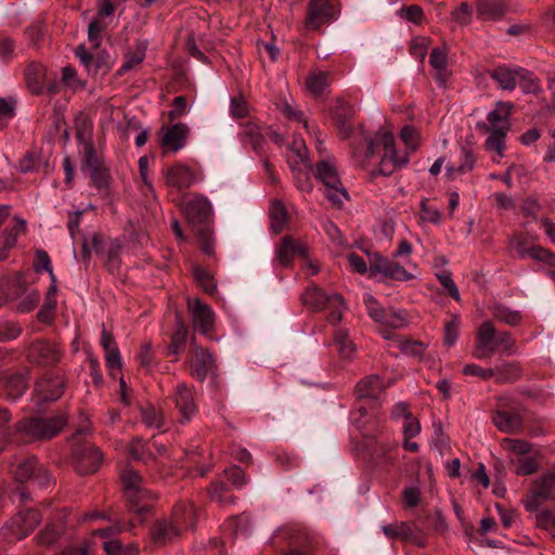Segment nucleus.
Segmentation results:
<instances>
[{"label":"nucleus","mask_w":555,"mask_h":555,"mask_svg":"<svg viewBox=\"0 0 555 555\" xmlns=\"http://www.w3.org/2000/svg\"><path fill=\"white\" fill-rule=\"evenodd\" d=\"M191 374L203 382L209 374H214L217 370L216 361L212 354L197 345L194 339L191 341Z\"/></svg>","instance_id":"obj_16"},{"label":"nucleus","mask_w":555,"mask_h":555,"mask_svg":"<svg viewBox=\"0 0 555 555\" xmlns=\"http://www.w3.org/2000/svg\"><path fill=\"white\" fill-rule=\"evenodd\" d=\"M15 479L18 482H31L38 487H46L50 481L48 470L37 463L36 459H27L22 461L15 472Z\"/></svg>","instance_id":"obj_17"},{"label":"nucleus","mask_w":555,"mask_h":555,"mask_svg":"<svg viewBox=\"0 0 555 555\" xmlns=\"http://www.w3.org/2000/svg\"><path fill=\"white\" fill-rule=\"evenodd\" d=\"M384 389V385L377 375L363 378L356 386L354 393L358 400H377Z\"/></svg>","instance_id":"obj_27"},{"label":"nucleus","mask_w":555,"mask_h":555,"mask_svg":"<svg viewBox=\"0 0 555 555\" xmlns=\"http://www.w3.org/2000/svg\"><path fill=\"white\" fill-rule=\"evenodd\" d=\"M463 374L467 376H476L482 380H488L493 377L492 367L483 369L475 363L466 364L463 367Z\"/></svg>","instance_id":"obj_62"},{"label":"nucleus","mask_w":555,"mask_h":555,"mask_svg":"<svg viewBox=\"0 0 555 555\" xmlns=\"http://www.w3.org/2000/svg\"><path fill=\"white\" fill-rule=\"evenodd\" d=\"M461 318L459 314H452L451 320L444 326L443 343L447 347H452L459 338Z\"/></svg>","instance_id":"obj_52"},{"label":"nucleus","mask_w":555,"mask_h":555,"mask_svg":"<svg viewBox=\"0 0 555 555\" xmlns=\"http://www.w3.org/2000/svg\"><path fill=\"white\" fill-rule=\"evenodd\" d=\"M195 177L191 169L183 165H176L166 173L167 184L179 190L188 189L194 183Z\"/></svg>","instance_id":"obj_29"},{"label":"nucleus","mask_w":555,"mask_h":555,"mask_svg":"<svg viewBox=\"0 0 555 555\" xmlns=\"http://www.w3.org/2000/svg\"><path fill=\"white\" fill-rule=\"evenodd\" d=\"M91 245L94 251L103 257L105 266L109 271H115L118 269L120 260V244L116 241L114 242H105L103 236L99 233L92 235Z\"/></svg>","instance_id":"obj_20"},{"label":"nucleus","mask_w":555,"mask_h":555,"mask_svg":"<svg viewBox=\"0 0 555 555\" xmlns=\"http://www.w3.org/2000/svg\"><path fill=\"white\" fill-rule=\"evenodd\" d=\"M29 357L34 361L51 364L56 362L60 356L55 345L47 341H37L30 347Z\"/></svg>","instance_id":"obj_30"},{"label":"nucleus","mask_w":555,"mask_h":555,"mask_svg":"<svg viewBox=\"0 0 555 555\" xmlns=\"http://www.w3.org/2000/svg\"><path fill=\"white\" fill-rule=\"evenodd\" d=\"M402 499L405 508H413L417 506L421 501L420 487L416 485L405 487L402 491Z\"/></svg>","instance_id":"obj_60"},{"label":"nucleus","mask_w":555,"mask_h":555,"mask_svg":"<svg viewBox=\"0 0 555 555\" xmlns=\"http://www.w3.org/2000/svg\"><path fill=\"white\" fill-rule=\"evenodd\" d=\"M378 150L384 154L379 163V173L383 176L391 175L397 168L403 167L409 163L408 154H398L395 149V137L391 132L382 130L375 137L367 141L366 157L375 155Z\"/></svg>","instance_id":"obj_5"},{"label":"nucleus","mask_w":555,"mask_h":555,"mask_svg":"<svg viewBox=\"0 0 555 555\" xmlns=\"http://www.w3.org/2000/svg\"><path fill=\"white\" fill-rule=\"evenodd\" d=\"M25 227L24 220H17L11 230H5L0 235V260L7 258L9 250L15 246L18 234L25 231Z\"/></svg>","instance_id":"obj_35"},{"label":"nucleus","mask_w":555,"mask_h":555,"mask_svg":"<svg viewBox=\"0 0 555 555\" xmlns=\"http://www.w3.org/2000/svg\"><path fill=\"white\" fill-rule=\"evenodd\" d=\"M193 275L204 292L207 294H212L216 291L217 285L214 281V278L205 268L195 267L193 270Z\"/></svg>","instance_id":"obj_51"},{"label":"nucleus","mask_w":555,"mask_h":555,"mask_svg":"<svg viewBox=\"0 0 555 555\" xmlns=\"http://www.w3.org/2000/svg\"><path fill=\"white\" fill-rule=\"evenodd\" d=\"M102 462V453L91 444H85L75 450V466L80 475L92 474L98 470Z\"/></svg>","instance_id":"obj_19"},{"label":"nucleus","mask_w":555,"mask_h":555,"mask_svg":"<svg viewBox=\"0 0 555 555\" xmlns=\"http://www.w3.org/2000/svg\"><path fill=\"white\" fill-rule=\"evenodd\" d=\"M508 249L513 257L518 259H532L544 263L550 268H555V254L540 245L530 243L529 236L522 233H515L508 240Z\"/></svg>","instance_id":"obj_9"},{"label":"nucleus","mask_w":555,"mask_h":555,"mask_svg":"<svg viewBox=\"0 0 555 555\" xmlns=\"http://www.w3.org/2000/svg\"><path fill=\"white\" fill-rule=\"evenodd\" d=\"M141 417L147 428L160 429L164 425L163 413L152 405L141 409Z\"/></svg>","instance_id":"obj_46"},{"label":"nucleus","mask_w":555,"mask_h":555,"mask_svg":"<svg viewBox=\"0 0 555 555\" xmlns=\"http://www.w3.org/2000/svg\"><path fill=\"white\" fill-rule=\"evenodd\" d=\"M315 178L324 185L326 198L337 208L349 199V194L343 185L334 163L321 160L315 167Z\"/></svg>","instance_id":"obj_6"},{"label":"nucleus","mask_w":555,"mask_h":555,"mask_svg":"<svg viewBox=\"0 0 555 555\" xmlns=\"http://www.w3.org/2000/svg\"><path fill=\"white\" fill-rule=\"evenodd\" d=\"M40 522V515L36 509L18 512L2 529L1 535L8 542H15L27 537Z\"/></svg>","instance_id":"obj_11"},{"label":"nucleus","mask_w":555,"mask_h":555,"mask_svg":"<svg viewBox=\"0 0 555 555\" xmlns=\"http://www.w3.org/2000/svg\"><path fill=\"white\" fill-rule=\"evenodd\" d=\"M496 351L506 356L515 354V340L508 332H499L491 321H485L477 330L472 356L477 360H485L492 357Z\"/></svg>","instance_id":"obj_1"},{"label":"nucleus","mask_w":555,"mask_h":555,"mask_svg":"<svg viewBox=\"0 0 555 555\" xmlns=\"http://www.w3.org/2000/svg\"><path fill=\"white\" fill-rule=\"evenodd\" d=\"M126 498L134 513L142 515L150 511L152 493L142 486V477L133 469L121 474Z\"/></svg>","instance_id":"obj_10"},{"label":"nucleus","mask_w":555,"mask_h":555,"mask_svg":"<svg viewBox=\"0 0 555 555\" xmlns=\"http://www.w3.org/2000/svg\"><path fill=\"white\" fill-rule=\"evenodd\" d=\"M172 400L180 412L179 422L185 424L191 421L197 408L194 401L193 389L185 383H179L173 390Z\"/></svg>","instance_id":"obj_18"},{"label":"nucleus","mask_w":555,"mask_h":555,"mask_svg":"<svg viewBox=\"0 0 555 555\" xmlns=\"http://www.w3.org/2000/svg\"><path fill=\"white\" fill-rule=\"evenodd\" d=\"M196 511L193 504L183 503L178 505L169 520L164 519L155 524L152 530V539L158 545L171 542L182 530L192 528Z\"/></svg>","instance_id":"obj_4"},{"label":"nucleus","mask_w":555,"mask_h":555,"mask_svg":"<svg viewBox=\"0 0 555 555\" xmlns=\"http://www.w3.org/2000/svg\"><path fill=\"white\" fill-rule=\"evenodd\" d=\"M295 255L306 256V246L296 243L292 237L285 236L275 250V256L283 267L292 263Z\"/></svg>","instance_id":"obj_26"},{"label":"nucleus","mask_w":555,"mask_h":555,"mask_svg":"<svg viewBox=\"0 0 555 555\" xmlns=\"http://www.w3.org/2000/svg\"><path fill=\"white\" fill-rule=\"evenodd\" d=\"M493 423L503 433L517 434L522 429V417L517 412L498 411L493 415Z\"/></svg>","instance_id":"obj_25"},{"label":"nucleus","mask_w":555,"mask_h":555,"mask_svg":"<svg viewBox=\"0 0 555 555\" xmlns=\"http://www.w3.org/2000/svg\"><path fill=\"white\" fill-rule=\"evenodd\" d=\"M489 311L496 321L509 326H516L522 321V314L520 311L512 309L501 302H493L490 305Z\"/></svg>","instance_id":"obj_31"},{"label":"nucleus","mask_w":555,"mask_h":555,"mask_svg":"<svg viewBox=\"0 0 555 555\" xmlns=\"http://www.w3.org/2000/svg\"><path fill=\"white\" fill-rule=\"evenodd\" d=\"M421 220L424 222L438 224L441 221V211L438 208L428 205L426 201H422Z\"/></svg>","instance_id":"obj_61"},{"label":"nucleus","mask_w":555,"mask_h":555,"mask_svg":"<svg viewBox=\"0 0 555 555\" xmlns=\"http://www.w3.org/2000/svg\"><path fill=\"white\" fill-rule=\"evenodd\" d=\"M363 302L366 307L369 315L377 323L383 320L385 309H383L377 300L369 293L363 294Z\"/></svg>","instance_id":"obj_58"},{"label":"nucleus","mask_w":555,"mask_h":555,"mask_svg":"<svg viewBox=\"0 0 555 555\" xmlns=\"http://www.w3.org/2000/svg\"><path fill=\"white\" fill-rule=\"evenodd\" d=\"M188 134L189 127L185 124H175L165 130L162 138V145L172 152H178L185 145Z\"/></svg>","instance_id":"obj_24"},{"label":"nucleus","mask_w":555,"mask_h":555,"mask_svg":"<svg viewBox=\"0 0 555 555\" xmlns=\"http://www.w3.org/2000/svg\"><path fill=\"white\" fill-rule=\"evenodd\" d=\"M75 55L79 59L80 63L86 67L89 74L96 75L100 69L99 62L89 53L85 46H79L75 50Z\"/></svg>","instance_id":"obj_53"},{"label":"nucleus","mask_w":555,"mask_h":555,"mask_svg":"<svg viewBox=\"0 0 555 555\" xmlns=\"http://www.w3.org/2000/svg\"><path fill=\"white\" fill-rule=\"evenodd\" d=\"M395 444L385 442V441H376L372 447V460L375 465L380 468H386L393 464L395 456L391 454Z\"/></svg>","instance_id":"obj_34"},{"label":"nucleus","mask_w":555,"mask_h":555,"mask_svg":"<svg viewBox=\"0 0 555 555\" xmlns=\"http://www.w3.org/2000/svg\"><path fill=\"white\" fill-rule=\"evenodd\" d=\"M429 64L436 70V79L441 87H444L449 78L447 69V53L441 48H434L429 55Z\"/></svg>","instance_id":"obj_33"},{"label":"nucleus","mask_w":555,"mask_h":555,"mask_svg":"<svg viewBox=\"0 0 555 555\" xmlns=\"http://www.w3.org/2000/svg\"><path fill=\"white\" fill-rule=\"evenodd\" d=\"M28 89L36 94L48 91L54 94L59 91V83L52 78L42 64H31L25 72Z\"/></svg>","instance_id":"obj_14"},{"label":"nucleus","mask_w":555,"mask_h":555,"mask_svg":"<svg viewBox=\"0 0 555 555\" xmlns=\"http://www.w3.org/2000/svg\"><path fill=\"white\" fill-rule=\"evenodd\" d=\"M492 78L504 90H514L517 83H521V77L526 76V69L522 67L499 66L492 74Z\"/></svg>","instance_id":"obj_23"},{"label":"nucleus","mask_w":555,"mask_h":555,"mask_svg":"<svg viewBox=\"0 0 555 555\" xmlns=\"http://www.w3.org/2000/svg\"><path fill=\"white\" fill-rule=\"evenodd\" d=\"M66 423L67 418L64 414L52 417H34L21 422L18 431L27 440L50 439L57 435Z\"/></svg>","instance_id":"obj_8"},{"label":"nucleus","mask_w":555,"mask_h":555,"mask_svg":"<svg viewBox=\"0 0 555 555\" xmlns=\"http://www.w3.org/2000/svg\"><path fill=\"white\" fill-rule=\"evenodd\" d=\"M437 279L441 283V285L446 288L448 294L455 299L456 301L461 300V295L456 284L454 283L451 272L449 270H441L436 273Z\"/></svg>","instance_id":"obj_54"},{"label":"nucleus","mask_w":555,"mask_h":555,"mask_svg":"<svg viewBox=\"0 0 555 555\" xmlns=\"http://www.w3.org/2000/svg\"><path fill=\"white\" fill-rule=\"evenodd\" d=\"M382 530L388 539H401L404 541L413 539V530L411 526L404 521L383 526Z\"/></svg>","instance_id":"obj_42"},{"label":"nucleus","mask_w":555,"mask_h":555,"mask_svg":"<svg viewBox=\"0 0 555 555\" xmlns=\"http://www.w3.org/2000/svg\"><path fill=\"white\" fill-rule=\"evenodd\" d=\"M20 298L18 310L22 312H28L38 305L40 294L37 289H26Z\"/></svg>","instance_id":"obj_57"},{"label":"nucleus","mask_w":555,"mask_h":555,"mask_svg":"<svg viewBox=\"0 0 555 555\" xmlns=\"http://www.w3.org/2000/svg\"><path fill=\"white\" fill-rule=\"evenodd\" d=\"M209 496L221 505L233 503V498L228 495V488L223 482H214L209 488Z\"/></svg>","instance_id":"obj_55"},{"label":"nucleus","mask_w":555,"mask_h":555,"mask_svg":"<svg viewBox=\"0 0 555 555\" xmlns=\"http://www.w3.org/2000/svg\"><path fill=\"white\" fill-rule=\"evenodd\" d=\"M334 344L343 359L350 360L356 354V346L349 339L348 333L345 330L339 328L335 332Z\"/></svg>","instance_id":"obj_39"},{"label":"nucleus","mask_w":555,"mask_h":555,"mask_svg":"<svg viewBox=\"0 0 555 555\" xmlns=\"http://www.w3.org/2000/svg\"><path fill=\"white\" fill-rule=\"evenodd\" d=\"M335 18L336 10L328 0H310L305 26L309 30H318Z\"/></svg>","instance_id":"obj_15"},{"label":"nucleus","mask_w":555,"mask_h":555,"mask_svg":"<svg viewBox=\"0 0 555 555\" xmlns=\"http://www.w3.org/2000/svg\"><path fill=\"white\" fill-rule=\"evenodd\" d=\"M270 218L273 231L280 232L287 221L286 209L280 201L272 202L270 206Z\"/></svg>","instance_id":"obj_47"},{"label":"nucleus","mask_w":555,"mask_h":555,"mask_svg":"<svg viewBox=\"0 0 555 555\" xmlns=\"http://www.w3.org/2000/svg\"><path fill=\"white\" fill-rule=\"evenodd\" d=\"M107 555H137V547L128 545L122 547L118 540H109L104 542L103 545Z\"/></svg>","instance_id":"obj_56"},{"label":"nucleus","mask_w":555,"mask_h":555,"mask_svg":"<svg viewBox=\"0 0 555 555\" xmlns=\"http://www.w3.org/2000/svg\"><path fill=\"white\" fill-rule=\"evenodd\" d=\"M512 106L511 103H499L495 109L488 113L487 124L481 126L488 134L485 149L495 153L493 162L496 163L504 156L505 138L511 128L508 117Z\"/></svg>","instance_id":"obj_2"},{"label":"nucleus","mask_w":555,"mask_h":555,"mask_svg":"<svg viewBox=\"0 0 555 555\" xmlns=\"http://www.w3.org/2000/svg\"><path fill=\"white\" fill-rule=\"evenodd\" d=\"M493 378L498 383H511L518 379L521 375V370L516 362H503L492 367Z\"/></svg>","instance_id":"obj_36"},{"label":"nucleus","mask_w":555,"mask_h":555,"mask_svg":"<svg viewBox=\"0 0 555 555\" xmlns=\"http://www.w3.org/2000/svg\"><path fill=\"white\" fill-rule=\"evenodd\" d=\"M472 13L473 11L468 4L463 2L452 11L451 15L452 20L459 25H466L470 22Z\"/></svg>","instance_id":"obj_63"},{"label":"nucleus","mask_w":555,"mask_h":555,"mask_svg":"<svg viewBox=\"0 0 555 555\" xmlns=\"http://www.w3.org/2000/svg\"><path fill=\"white\" fill-rule=\"evenodd\" d=\"M405 266L415 267L410 260L405 261L404 264H400L395 259L385 258L375 254L370 259V273L380 274L387 279L405 282L414 278L413 273L410 272Z\"/></svg>","instance_id":"obj_13"},{"label":"nucleus","mask_w":555,"mask_h":555,"mask_svg":"<svg viewBox=\"0 0 555 555\" xmlns=\"http://www.w3.org/2000/svg\"><path fill=\"white\" fill-rule=\"evenodd\" d=\"M507 12L501 0H479L477 16L481 20L496 21Z\"/></svg>","instance_id":"obj_32"},{"label":"nucleus","mask_w":555,"mask_h":555,"mask_svg":"<svg viewBox=\"0 0 555 555\" xmlns=\"http://www.w3.org/2000/svg\"><path fill=\"white\" fill-rule=\"evenodd\" d=\"M330 86V76L325 72H311L306 80V87L310 93L318 96Z\"/></svg>","instance_id":"obj_38"},{"label":"nucleus","mask_w":555,"mask_h":555,"mask_svg":"<svg viewBox=\"0 0 555 555\" xmlns=\"http://www.w3.org/2000/svg\"><path fill=\"white\" fill-rule=\"evenodd\" d=\"M194 330L201 334H207L214 325V312L209 306L199 299L189 300Z\"/></svg>","instance_id":"obj_21"},{"label":"nucleus","mask_w":555,"mask_h":555,"mask_svg":"<svg viewBox=\"0 0 555 555\" xmlns=\"http://www.w3.org/2000/svg\"><path fill=\"white\" fill-rule=\"evenodd\" d=\"M56 278L52 276L51 285L46 295L43 307L38 312L39 320L47 321L49 319V314L54 310L56 306Z\"/></svg>","instance_id":"obj_48"},{"label":"nucleus","mask_w":555,"mask_h":555,"mask_svg":"<svg viewBox=\"0 0 555 555\" xmlns=\"http://www.w3.org/2000/svg\"><path fill=\"white\" fill-rule=\"evenodd\" d=\"M145 47L142 44H138L134 50L129 51L125 55V61L120 68L118 69V74L122 75L124 73L133 69L138 65H140L145 57Z\"/></svg>","instance_id":"obj_45"},{"label":"nucleus","mask_w":555,"mask_h":555,"mask_svg":"<svg viewBox=\"0 0 555 555\" xmlns=\"http://www.w3.org/2000/svg\"><path fill=\"white\" fill-rule=\"evenodd\" d=\"M409 315L404 310H396L393 308L385 310L380 324L389 328H403L409 324Z\"/></svg>","instance_id":"obj_40"},{"label":"nucleus","mask_w":555,"mask_h":555,"mask_svg":"<svg viewBox=\"0 0 555 555\" xmlns=\"http://www.w3.org/2000/svg\"><path fill=\"white\" fill-rule=\"evenodd\" d=\"M501 444L514 459L528 456L531 452V444L521 439L504 438Z\"/></svg>","instance_id":"obj_43"},{"label":"nucleus","mask_w":555,"mask_h":555,"mask_svg":"<svg viewBox=\"0 0 555 555\" xmlns=\"http://www.w3.org/2000/svg\"><path fill=\"white\" fill-rule=\"evenodd\" d=\"M184 212L197 235L201 249L206 255H211L214 253V241L210 230L212 218L210 202L206 197L197 195L185 204Z\"/></svg>","instance_id":"obj_3"},{"label":"nucleus","mask_w":555,"mask_h":555,"mask_svg":"<svg viewBox=\"0 0 555 555\" xmlns=\"http://www.w3.org/2000/svg\"><path fill=\"white\" fill-rule=\"evenodd\" d=\"M188 334H189V332H188L186 326L183 323L178 322L176 330L171 337V344L168 347V352H167L168 356H173L176 359L178 358L181 350L184 348V346L186 344Z\"/></svg>","instance_id":"obj_41"},{"label":"nucleus","mask_w":555,"mask_h":555,"mask_svg":"<svg viewBox=\"0 0 555 555\" xmlns=\"http://www.w3.org/2000/svg\"><path fill=\"white\" fill-rule=\"evenodd\" d=\"M301 302L308 309L319 311L328 307L332 309L330 313V321L333 323L339 322L345 309L344 300L340 295L334 293L332 295L325 294L315 284H311L301 295Z\"/></svg>","instance_id":"obj_7"},{"label":"nucleus","mask_w":555,"mask_h":555,"mask_svg":"<svg viewBox=\"0 0 555 555\" xmlns=\"http://www.w3.org/2000/svg\"><path fill=\"white\" fill-rule=\"evenodd\" d=\"M548 500H555V467L533 481L530 495L524 500V505L528 512L534 513Z\"/></svg>","instance_id":"obj_12"},{"label":"nucleus","mask_w":555,"mask_h":555,"mask_svg":"<svg viewBox=\"0 0 555 555\" xmlns=\"http://www.w3.org/2000/svg\"><path fill=\"white\" fill-rule=\"evenodd\" d=\"M509 461L515 465V473L519 476L532 475L539 468L538 460L532 455L518 459L509 457Z\"/></svg>","instance_id":"obj_44"},{"label":"nucleus","mask_w":555,"mask_h":555,"mask_svg":"<svg viewBox=\"0 0 555 555\" xmlns=\"http://www.w3.org/2000/svg\"><path fill=\"white\" fill-rule=\"evenodd\" d=\"M64 391V382L61 376H44L36 383L35 392L44 401L57 400Z\"/></svg>","instance_id":"obj_22"},{"label":"nucleus","mask_w":555,"mask_h":555,"mask_svg":"<svg viewBox=\"0 0 555 555\" xmlns=\"http://www.w3.org/2000/svg\"><path fill=\"white\" fill-rule=\"evenodd\" d=\"M107 24L100 20L93 18L88 26V41L92 49H98L101 44L102 33L106 29Z\"/></svg>","instance_id":"obj_50"},{"label":"nucleus","mask_w":555,"mask_h":555,"mask_svg":"<svg viewBox=\"0 0 555 555\" xmlns=\"http://www.w3.org/2000/svg\"><path fill=\"white\" fill-rule=\"evenodd\" d=\"M352 107L343 100H337L335 107L333 108V116L340 127V132L344 138H347L351 131V128L347 125V120L352 116Z\"/></svg>","instance_id":"obj_37"},{"label":"nucleus","mask_w":555,"mask_h":555,"mask_svg":"<svg viewBox=\"0 0 555 555\" xmlns=\"http://www.w3.org/2000/svg\"><path fill=\"white\" fill-rule=\"evenodd\" d=\"M27 386H28L27 380L23 375L17 374V375L11 376L7 380V385H5L7 395L11 399L15 400V399L20 398L25 392V390L27 389Z\"/></svg>","instance_id":"obj_49"},{"label":"nucleus","mask_w":555,"mask_h":555,"mask_svg":"<svg viewBox=\"0 0 555 555\" xmlns=\"http://www.w3.org/2000/svg\"><path fill=\"white\" fill-rule=\"evenodd\" d=\"M101 346L105 351L106 366L113 372L121 367V358L117 344L109 332L103 328L101 334Z\"/></svg>","instance_id":"obj_28"},{"label":"nucleus","mask_w":555,"mask_h":555,"mask_svg":"<svg viewBox=\"0 0 555 555\" xmlns=\"http://www.w3.org/2000/svg\"><path fill=\"white\" fill-rule=\"evenodd\" d=\"M400 138L410 152H415L418 147V132L413 126H404L401 129Z\"/></svg>","instance_id":"obj_59"},{"label":"nucleus","mask_w":555,"mask_h":555,"mask_svg":"<svg viewBox=\"0 0 555 555\" xmlns=\"http://www.w3.org/2000/svg\"><path fill=\"white\" fill-rule=\"evenodd\" d=\"M428 41L426 38H416L411 42L410 52L421 63L424 62L427 54Z\"/></svg>","instance_id":"obj_64"}]
</instances>
